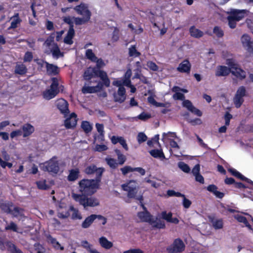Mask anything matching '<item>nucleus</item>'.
Here are the masks:
<instances>
[{
  "mask_svg": "<svg viewBox=\"0 0 253 253\" xmlns=\"http://www.w3.org/2000/svg\"><path fill=\"white\" fill-rule=\"evenodd\" d=\"M69 207H68L66 204L64 203H60L58 207L57 208V216L59 217V213L62 212H65L66 209H69Z\"/></svg>",
  "mask_w": 253,
  "mask_h": 253,
  "instance_id": "864d4df0",
  "label": "nucleus"
},
{
  "mask_svg": "<svg viewBox=\"0 0 253 253\" xmlns=\"http://www.w3.org/2000/svg\"><path fill=\"white\" fill-rule=\"evenodd\" d=\"M167 195L169 197L175 196L177 197H184V195L178 192H175L173 190H169L167 191Z\"/></svg>",
  "mask_w": 253,
  "mask_h": 253,
  "instance_id": "13d9d810",
  "label": "nucleus"
},
{
  "mask_svg": "<svg viewBox=\"0 0 253 253\" xmlns=\"http://www.w3.org/2000/svg\"><path fill=\"white\" fill-rule=\"evenodd\" d=\"M47 73L48 75L56 76L60 72L59 68L56 65L53 64H50L47 62H45Z\"/></svg>",
  "mask_w": 253,
  "mask_h": 253,
  "instance_id": "4be33fe9",
  "label": "nucleus"
},
{
  "mask_svg": "<svg viewBox=\"0 0 253 253\" xmlns=\"http://www.w3.org/2000/svg\"><path fill=\"white\" fill-rule=\"evenodd\" d=\"M213 33L218 37L221 38L224 35L223 30L218 26H215L213 30Z\"/></svg>",
  "mask_w": 253,
  "mask_h": 253,
  "instance_id": "3c124183",
  "label": "nucleus"
},
{
  "mask_svg": "<svg viewBox=\"0 0 253 253\" xmlns=\"http://www.w3.org/2000/svg\"><path fill=\"white\" fill-rule=\"evenodd\" d=\"M94 62H96V67L95 68L98 70H100V68L104 66L105 65L104 62L101 58L98 59L97 57Z\"/></svg>",
  "mask_w": 253,
  "mask_h": 253,
  "instance_id": "774afa93",
  "label": "nucleus"
},
{
  "mask_svg": "<svg viewBox=\"0 0 253 253\" xmlns=\"http://www.w3.org/2000/svg\"><path fill=\"white\" fill-rule=\"evenodd\" d=\"M99 242L101 247L105 249H110L113 246V243L108 241L105 237H100L99 239Z\"/></svg>",
  "mask_w": 253,
  "mask_h": 253,
  "instance_id": "c756f323",
  "label": "nucleus"
},
{
  "mask_svg": "<svg viewBox=\"0 0 253 253\" xmlns=\"http://www.w3.org/2000/svg\"><path fill=\"white\" fill-rule=\"evenodd\" d=\"M21 129L23 137L29 136L35 131L34 127L29 123L24 124L21 127Z\"/></svg>",
  "mask_w": 253,
  "mask_h": 253,
  "instance_id": "6ab92c4d",
  "label": "nucleus"
},
{
  "mask_svg": "<svg viewBox=\"0 0 253 253\" xmlns=\"http://www.w3.org/2000/svg\"><path fill=\"white\" fill-rule=\"evenodd\" d=\"M236 94L243 98L246 95V90L245 87L244 86H240L238 88Z\"/></svg>",
  "mask_w": 253,
  "mask_h": 253,
  "instance_id": "6e6d98bb",
  "label": "nucleus"
},
{
  "mask_svg": "<svg viewBox=\"0 0 253 253\" xmlns=\"http://www.w3.org/2000/svg\"><path fill=\"white\" fill-rule=\"evenodd\" d=\"M105 161L110 168L113 169L117 168L119 165L118 162H117V160L114 158H106Z\"/></svg>",
  "mask_w": 253,
  "mask_h": 253,
  "instance_id": "4c0bfd02",
  "label": "nucleus"
},
{
  "mask_svg": "<svg viewBox=\"0 0 253 253\" xmlns=\"http://www.w3.org/2000/svg\"><path fill=\"white\" fill-rule=\"evenodd\" d=\"M97 77H99L101 80V82H97V85L100 86V90L102 89L104 86L106 87L110 86V81L107 76L106 72L103 70H99V72H98Z\"/></svg>",
  "mask_w": 253,
  "mask_h": 253,
  "instance_id": "ddd939ff",
  "label": "nucleus"
},
{
  "mask_svg": "<svg viewBox=\"0 0 253 253\" xmlns=\"http://www.w3.org/2000/svg\"><path fill=\"white\" fill-rule=\"evenodd\" d=\"M71 211H73L72 214V218L73 219H81L82 218V216L79 213L78 210L75 209L72 205L70 206L69 209L66 208V211L65 212L59 213V218L62 219H65L68 218L70 215V212Z\"/></svg>",
  "mask_w": 253,
  "mask_h": 253,
  "instance_id": "6e6552de",
  "label": "nucleus"
},
{
  "mask_svg": "<svg viewBox=\"0 0 253 253\" xmlns=\"http://www.w3.org/2000/svg\"><path fill=\"white\" fill-rule=\"evenodd\" d=\"M73 18L74 19V23L76 25H82L86 24L90 20L89 18L84 17H83V18H81V17H73Z\"/></svg>",
  "mask_w": 253,
  "mask_h": 253,
  "instance_id": "ea45409f",
  "label": "nucleus"
},
{
  "mask_svg": "<svg viewBox=\"0 0 253 253\" xmlns=\"http://www.w3.org/2000/svg\"><path fill=\"white\" fill-rule=\"evenodd\" d=\"M147 139V136L143 132H139L137 137V140L139 144H141Z\"/></svg>",
  "mask_w": 253,
  "mask_h": 253,
  "instance_id": "5fc2aeb1",
  "label": "nucleus"
},
{
  "mask_svg": "<svg viewBox=\"0 0 253 253\" xmlns=\"http://www.w3.org/2000/svg\"><path fill=\"white\" fill-rule=\"evenodd\" d=\"M137 200H139L141 203V206L143 208L144 211L138 212L137 216L142 222H148L150 225H152L153 227L158 229H164L166 228V224L164 221L161 219L154 220L153 218V216L151 214L147 211L146 208L144 206L142 203L143 200V196L141 195L139 198H137Z\"/></svg>",
  "mask_w": 253,
  "mask_h": 253,
  "instance_id": "f257e3e1",
  "label": "nucleus"
},
{
  "mask_svg": "<svg viewBox=\"0 0 253 253\" xmlns=\"http://www.w3.org/2000/svg\"><path fill=\"white\" fill-rule=\"evenodd\" d=\"M81 127L85 133L90 132L92 129V126L89 122L86 121H83L81 124Z\"/></svg>",
  "mask_w": 253,
  "mask_h": 253,
  "instance_id": "58836bf2",
  "label": "nucleus"
},
{
  "mask_svg": "<svg viewBox=\"0 0 253 253\" xmlns=\"http://www.w3.org/2000/svg\"><path fill=\"white\" fill-rule=\"evenodd\" d=\"M51 81H52V83L50 86V88L52 89H55L56 91L59 92V89H58L59 83H58V79L55 77H53L51 79Z\"/></svg>",
  "mask_w": 253,
  "mask_h": 253,
  "instance_id": "09e8293b",
  "label": "nucleus"
},
{
  "mask_svg": "<svg viewBox=\"0 0 253 253\" xmlns=\"http://www.w3.org/2000/svg\"><path fill=\"white\" fill-rule=\"evenodd\" d=\"M56 157H52L49 161L43 164L42 169L45 171L53 174H56L59 170V166Z\"/></svg>",
  "mask_w": 253,
  "mask_h": 253,
  "instance_id": "423d86ee",
  "label": "nucleus"
},
{
  "mask_svg": "<svg viewBox=\"0 0 253 253\" xmlns=\"http://www.w3.org/2000/svg\"><path fill=\"white\" fill-rule=\"evenodd\" d=\"M11 19L12 21L10 26L8 28V30L17 28L22 22V19L20 18L18 13H14V15L11 17Z\"/></svg>",
  "mask_w": 253,
  "mask_h": 253,
  "instance_id": "b1692460",
  "label": "nucleus"
},
{
  "mask_svg": "<svg viewBox=\"0 0 253 253\" xmlns=\"http://www.w3.org/2000/svg\"><path fill=\"white\" fill-rule=\"evenodd\" d=\"M191 65L189 61L185 59L179 64L177 70L180 73H189L191 70Z\"/></svg>",
  "mask_w": 253,
  "mask_h": 253,
  "instance_id": "412c9836",
  "label": "nucleus"
},
{
  "mask_svg": "<svg viewBox=\"0 0 253 253\" xmlns=\"http://www.w3.org/2000/svg\"><path fill=\"white\" fill-rule=\"evenodd\" d=\"M151 115L150 114L142 112L138 116L137 118L142 121H146L151 118Z\"/></svg>",
  "mask_w": 253,
  "mask_h": 253,
  "instance_id": "69168bd1",
  "label": "nucleus"
},
{
  "mask_svg": "<svg viewBox=\"0 0 253 253\" xmlns=\"http://www.w3.org/2000/svg\"><path fill=\"white\" fill-rule=\"evenodd\" d=\"M150 155L155 158H165V156L162 149H153L149 151Z\"/></svg>",
  "mask_w": 253,
  "mask_h": 253,
  "instance_id": "c9c22d12",
  "label": "nucleus"
},
{
  "mask_svg": "<svg viewBox=\"0 0 253 253\" xmlns=\"http://www.w3.org/2000/svg\"><path fill=\"white\" fill-rule=\"evenodd\" d=\"M231 73L241 80L244 79L246 76V72L238 67L233 70L231 71Z\"/></svg>",
  "mask_w": 253,
  "mask_h": 253,
  "instance_id": "cd10ccee",
  "label": "nucleus"
},
{
  "mask_svg": "<svg viewBox=\"0 0 253 253\" xmlns=\"http://www.w3.org/2000/svg\"><path fill=\"white\" fill-rule=\"evenodd\" d=\"M51 52H52V55L57 58L63 55L57 43H53V44H52V48L51 49Z\"/></svg>",
  "mask_w": 253,
  "mask_h": 253,
  "instance_id": "e433bc0d",
  "label": "nucleus"
},
{
  "mask_svg": "<svg viewBox=\"0 0 253 253\" xmlns=\"http://www.w3.org/2000/svg\"><path fill=\"white\" fill-rule=\"evenodd\" d=\"M99 70L96 68H88L84 71V79L88 83V85L91 83L97 82L96 80H94V78L97 77Z\"/></svg>",
  "mask_w": 253,
  "mask_h": 253,
  "instance_id": "1a4fd4ad",
  "label": "nucleus"
},
{
  "mask_svg": "<svg viewBox=\"0 0 253 253\" xmlns=\"http://www.w3.org/2000/svg\"><path fill=\"white\" fill-rule=\"evenodd\" d=\"M137 187V181L135 180H130L127 182L122 185L123 189L127 192V197L129 198H134L136 199L138 198V197H136L138 191Z\"/></svg>",
  "mask_w": 253,
  "mask_h": 253,
  "instance_id": "39448f33",
  "label": "nucleus"
},
{
  "mask_svg": "<svg viewBox=\"0 0 253 253\" xmlns=\"http://www.w3.org/2000/svg\"><path fill=\"white\" fill-rule=\"evenodd\" d=\"M147 66L153 71H157L159 69L158 65L154 62L149 61L147 63Z\"/></svg>",
  "mask_w": 253,
  "mask_h": 253,
  "instance_id": "680f3d73",
  "label": "nucleus"
},
{
  "mask_svg": "<svg viewBox=\"0 0 253 253\" xmlns=\"http://www.w3.org/2000/svg\"><path fill=\"white\" fill-rule=\"evenodd\" d=\"M85 56L87 59L90 60L92 62H95V60L97 59V57L91 49H88L86 50Z\"/></svg>",
  "mask_w": 253,
  "mask_h": 253,
  "instance_id": "37998d69",
  "label": "nucleus"
},
{
  "mask_svg": "<svg viewBox=\"0 0 253 253\" xmlns=\"http://www.w3.org/2000/svg\"><path fill=\"white\" fill-rule=\"evenodd\" d=\"M80 175V171L78 168L72 169L69 170L67 180L70 182H74L77 180Z\"/></svg>",
  "mask_w": 253,
  "mask_h": 253,
  "instance_id": "5701e85b",
  "label": "nucleus"
},
{
  "mask_svg": "<svg viewBox=\"0 0 253 253\" xmlns=\"http://www.w3.org/2000/svg\"><path fill=\"white\" fill-rule=\"evenodd\" d=\"M227 19L228 21V25L230 28L231 29H234L236 26V22L238 21L237 20H235L234 18H233L232 16H231L230 15L228 16Z\"/></svg>",
  "mask_w": 253,
  "mask_h": 253,
  "instance_id": "bf43d9fd",
  "label": "nucleus"
},
{
  "mask_svg": "<svg viewBox=\"0 0 253 253\" xmlns=\"http://www.w3.org/2000/svg\"><path fill=\"white\" fill-rule=\"evenodd\" d=\"M101 173L99 174L100 176ZM100 176L97 179H83L79 182V190L82 193L81 195L91 196L98 189L101 181L99 180Z\"/></svg>",
  "mask_w": 253,
  "mask_h": 253,
  "instance_id": "f03ea898",
  "label": "nucleus"
},
{
  "mask_svg": "<svg viewBox=\"0 0 253 253\" xmlns=\"http://www.w3.org/2000/svg\"><path fill=\"white\" fill-rule=\"evenodd\" d=\"M75 35V31L74 29H69L67 34L64 39L65 43L71 45L73 43V39Z\"/></svg>",
  "mask_w": 253,
  "mask_h": 253,
  "instance_id": "a878e982",
  "label": "nucleus"
},
{
  "mask_svg": "<svg viewBox=\"0 0 253 253\" xmlns=\"http://www.w3.org/2000/svg\"><path fill=\"white\" fill-rule=\"evenodd\" d=\"M73 9L78 14L90 19L91 12L88 9V6L86 3L82 2L75 6Z\"/></svg>",
  "mask_w": 253,
  "mask_h": 253,
  "instance_id": "f8f14e48",
  "label": "nucleus"
},
{
  "mask_svg": "<svg viewBox=\"0 0 253 253\" xmlns=\"http://www.w3.org/2000/svg\"><path fill=\"white\" fill-rule=\"evenodd\" d=\"M104 171V168L102 167L97 168V167L93 164L87 166L84 169V172L88 175L93 174L95 173L96 177L94 179H97V177L99 176L100 173H101V175L99 177V180L100 181H101L102 174Z\"/></svg>",
  "mask_w": 253,
  "mask_h": 253,
  "instance_id": "9b49d317",
  "label": "nucleus"
},
{
  "mask_svg": "<svg viewBox=\"0 0 253 253\" xmlns=\"http://www.w3.org/2000/svg\"><path fill=\"white\" fill-rule=\"evenodd\" d=\"M126 90L124 87H119L117 92L114 94V100L119 103H123L126 99Z\"/></svg>",
  "mask_w": 253,
  "mask_h": 253,
  "instance_id": "f3484780",
  "label": "nucleus"
},
{
  "mask_svg": "<svg viewBox=\"0 0 253 253\" xmlns=\"http://www.w3.org/2000/svg\"><path fill=\"white\" fill-rule=\"evenodd\" d=\"M128 54L130 57H139L141 53L137 50L135 45H131L128 49Z\"/></svg>",
  "mask_w": 253,
  "mask_h": 253,
  "instance_id": "a19ab883",
  "label": "nucleus"
},
{
  "mask_svg": "<svg viewBox=\"0 0 253 253\" xmlns=\"http://www.w3.org/2000/svg\"><path fill=\"white\" fill-rule=\"evenodd\" d=\"M209 218L215 229H220L223 228V222L222 219H216L214 217L211 216H210Z\"/></svg>",
  "mask_w": 253,
  "mask_h": 253,
  "instance_id": "bb28decb",
  "label": "nucleus"
},
{
  "mask_svg": "<svg viewBox=\"0 0 253 253\" xmlns=\"http://www.w3.org/2000/svg\"><path fill=\"white\" fill-rule=\"evenodd\" d=\"M244 101L243 97L239 96L235 94L233 98V102L237 108H240Z\"/></svg>",
  "mask_w": 253,
  "mask_h": 253,
  "instance_id": "79ce46f5",
  "label": "nucleus"
},
{
  "mask_svg": "<svg viewBox=\"0 0 253 253\" xmlns=\"http://www.w3.org/2000/svg\"><path fill=\"white\" fill-rule=\"evenodd\" d=\"M161 215L162 218L167 220L169 222L172 216V214L171 212H169L167 213L166 211H162Z\"/></svg>",
  "mask_w": 253,
  "mask_h": 253,
  "instance_id": "0e129e2a",
  "label": "nucleus"
},
{
  "mask_svg": "<svg viewBox=\"0 0 253 253\" xmlns=\"http://www.w3.org/2000/svg\"><path fill=\"white\" fill-rule=\"evenodd\" d=\"M100 91L99 85L89 86L88 83H85V85L82 87V91L84 94L96 93Z\"/></svg>",
  "mask_w": 253,
  "mask_h": 253,
  "instance_id": "aec40b11",
  "label": "nucleus"
},
{
  "mask_svg": "<svg viewBox=\"0 0 253 253\" xmlns=\"http://www.w3.org/2000/svg\"><path fill=\"white\" fill-rule=\"evenodd\" d=\"M120 170L122 174L124 175H126L129 172H133V168H132L130 166H126L124 167L121 168Z\"/></svg>",
  "mask_w": 253,
  "mask_h": 253,
  "instance_id": "4d7b16f0",
  "label": "nucleus"
},
{
  "mask_svg": "<svg viewBox=\"0 0 253 253\" xmlns=\"http://www.w3.org/2000/svg\"><path fill=\"white\" fill-rule=\"evenodd\" d=\"M46 238L47 241L51 244L54 248H58L59 247H60V244L56 240L55 238L52 237V236L50 235H48L46 237Z\"/></svg>",
  "mask_w": 253,
  "mask_h": 253,
  "instance_id": "49530a36",
  "label": "nucleus"
},
{
  "mask_svg": "<svg viewBox=\"0 0 253 253\" xmlns=\"http://www.w3.org/2000/svg\"><path fill=\"white\" fill-rule=\"evenodd\" d=\"M241 40L244 48L253 55V40H252L250 37L246 34L242 36Z\"/></svg>",
  "mask_w": 253,
  "mask_h": 253,
  "instance_id": "4468645a",
  "label": "nucleus"
},
{
  "mask_svg": "<svg viewBox=\"0 0 253 253\" xmlns=\"http://www.w3.org/2000/svg\"><path fill=\"white\" fill-rule=\"evenodd\" d=\"M234 218L239 222L244 224L248 223L247 218L243 215L237 214L234 216Z\"/></svg>",
  "mask_w": 253,
  "mask_h": 253,
  "instance_id": "338daca9",
  "label": "nucleus"
},
{
  "mask_svg": "<svg viewBox=\"0 0 253 253\" xmlns=\"http://www.w3.org/2000/svg\"><path fill=\"white\" fill-rule=\"evenodd\" d=\"M230 73H231V71L228 67L220 65L217 67L215 75L216 77L226 76Z\"/></svg>",
  "mask_w": 253,
  "mask_h": 253,
  "instance_id": "393cba45",
  "label": "nucleus"
},
{
  "mask_svg": "<svg viewBox=\"0 0 253 253\" xmlns=\"http://www.w3.org/2000/svg\"><path fill=\"white\" fill-rule=\"evenodd\" d=\"M114 151L117 156L119 164L120 165H123L126 160V156L122 154V152L119 149H116Z\"/></svg>",
  "mask_w": 253,
  "mask_h": 253,
  "instance_id": "f704fd0d",
  "label": "nucleus"
},
{
  "mask_svg": "<svg viewBox=\"0 0 253 253\" xmlns=\"http://www.w3.org/2000/svg\"><path fill=\"white\" fill-rule=\"evenodd\" d=\"M98 218L99 220H102V225H105L107 222V219L101 215L91 214L90 216L87 217L82 224V226L84 228H87L89 227L93 223L94 220Z\"/></svg>",
  "mask_w": 253,
  "mask_h": 253,
  "instance_id": "9d476101",
  "label": "nucleus"
},
{
  "mask_svg": "<svg viewBox=\"0 0 253 253\" xmlns=\"http://www.w3.org/2000/svg\"><path fill=\"white\" fill-rule=\"evenodd\" d=\"M174 100H183L182 105L183 107L186 108L189 111L197 115L198 117L202 116V112L198 109L196 108L189 100H184L185 96L181 92H176L173 96Z\"/></svg>",
  "mask_w": 253,
  "mask_h": 253,
  "instance_id": "20e7f679",
  "label": "nucleus"
},
{
  "mask_svg": "<svg viewBox=\"0 0 253 253\" xmlns=\"http://www.w3.org/2000/svg\"><path fill=\"white\" fill-rule=\"evenodd\" d=\"M14 72L16 74L24 75L27 72L26 66L23 64H17L15 66Z\"/></svg>",
  "mask_w": 253,
  "mask_h": 253,
  "instance_id": "473e14b6",
  "label": "nucleus"
},
{
  "mask_svg": "<svg viewBox=\"0 0 253 253\" xmlns=\"http://www.w3.org/2000/svg\"><path fill=\"white\" fill-rule=\"evenodd\" d=\"M38 189L40 190H47L49 188V186L46 183V180H39L36 182Z\"/></svg>",
  "mask_w": 253,
  "mask_h": 253,
  "instance_id": "c03bdc74",
  "label": "nucleus"
},
{
  "mask_svg": "<svg viewBox=\"0 0 253 253\" xmlns=\"http://www.w3.org/2000/svg\"><path fill=\"white\" fill-rule=\"evenodd\" d=\"M73 18H71L70 16H65L63 17V21L69 26V29H74V22L72 21Z\"/></svg>",
  "mask_w": 253,
  "mask_h": 253,
  "instance_id": "8fccbe9b",
  "label": "nucleus"
},
{
  "mask_svg": "<svg viewBox=\"0 0 253 253\" xmlns=\"http://www.w3.org/2000/svg\"><path fill=\"white\" fill-rule=\"evenodd\" d=\"M227 64L229 66L230 71L233 70L238 67V65L233 59H229L227 60Z\"/></svg>",
  "mask_w": 253,
  "mask_h": 253,
  "instance_id": "052dcab7",
  "label": "nucleus"
},
{
  "mask_svg": "<svg viewBox=\"0 0 253 253\" xmlns=\"http://www.w3.org/2000/svg\"><path fill=\"white\" fill-rule=\"evenodd\" d=\"M97 131L99 132V135L97 136L96 139H98L100 141L104 140V126L102 124L96 123L95 125Z\"/></svg>",
  "mask_w": 253,
  "mask_h": 253,
  "instance_id": "2f4dec72",
  "label": "nucleus"
},
{
  "mask_svg": "<svg viewBox=\"0 0 253 253\" xmlns=\"http://www.w3.org/2000/svg\"><path fill=\"white\" fill-rule=\"evenodd\" d=\"M55 38V33H51L46 39L45 41L44 42V45L46 47H49L52 45V43L53 44L54 40Z\"/></svg>",
  "mask_w": 253,
  "mask_h": 253,
  "instance_id": "a18cd8bd",
  "label": "nucleus"
},
{
  "mask_svg": "<svg viewBox=\"0 0 253 253\" xmlns=\"http://www.w3.org/2000/svg\"><path fill=\"white\" fill-rule=\"evenodd\" d=\"M178 168L185 173H189L190 171L189 166L183 162H179L178 163Z\"/></svg>",
  "mask_w": 253,
  "mask_h": 253,
  "instance_id": "de8ad7c7",
  "label": "nucleus"
},
{
  "mask_svg": "<svg viewBox=\"0 0 253 253\" xmlns=\"http://www.w3.org/2000/svg\"><path fill=\"white\" fill-rule=\"evenodd\" d=\"M189 32L192 37L199 38L203 36V32L201 30L196 29L194 26H192L190 29Z\"/></svg>",
  "mask_w": 253,
  "mask_h": 253,
  "instance_id": "72a5a7b5",
  "label": "nucleus"
},
{
  "mask_svg": "<svg viewBox=\"0 0 253 253\" xmlns=\"http://www.w3.org/2000/svg\"><path fill=\"white\" fill-rule=\"evenodd\" d=\"M185 245L180 238L174 240L173 243L167 247L166 251L168 253H180L184 251Z\"/></svg>",
  "mask_w": 253,
  "mask_h": 253,
  "instance_id": "0eeeda50",
  "label": "nucleus"
},
{
  "mask_svg": "<svg viewBox=\"0 0 253 253\" xmlns=\"http://www.w3.org/2000/svg\"><path fill=\"white\" fill-rule=\"evenodd\" d=\"M5 245L7 250L11 253H23L22 252L10 241H7L5 243Z\"/></svg>",
  "mask_w": 253,
  "mask_h": 253,
  "instance_id": "7c9ffc66",
  "label": "nucleus"
},
{
  "mask_svg": "<svg viewBox=\"0 0 253 253\" xmlns=\"http://www.w3.org/2000/svg\"><path fill=\"white\" fill-rule=\"evenodd\" d=\"M59 92L55 90V89H47L43 92V96L44 98L50 100L54 98Z\"/></svg>",
  "mask_w": 253,
  "mask_h": 253,
  "instance_id": "c85d7f7f",
  "label": "nucleus"
},
{
  "mask_svg": "<svg viewBox=\"0 0 253 253\" xmlns=\"http://www.w3.org/2000/svg\"><path fill=\"white\" fill-rule=\"evenodd\" d=\"M33 58V53L31 51H27L24 56V61L25 62H31Z\"/></svg>",
  "mask_w": 253,
  "mask_h": 253,
  "instance_id": "e2e57ef3",
  "label": "nucleus"
},
{
  "mask_svg": "<svg viewBox=\"0 0 253 253\" xmlns=\"http://www.w3.org/2000/svg\"><path fill=\"white\" fill-rule=\"evenodd\" d=\"M248 11L246 9H233L230 12L229 15L235 20L239 21L245 17Z\"/></svg>",
  "mask_w": 253,
  "mask_h": 253,
  "instance_id": "a211bd4d",
  "label": "nucleus"
},
{
  "mask_svg": "<svg viewBox=\"0 0 253 253\" xmlns=\"http://www.w3.org/2000/svg\"><path fill=\"white\" fill-rule=\"evenodd\" d=\"M56 106L60 113L65 116H67L69 113V104L66 100L63 98L57 100Z\"/></svg>",
  "mask_w": 253,
  "mask_h": 253,
  "instance_id": "2eb2a0df",
  "label": "nucleus"
},
{
  "mask_svg": "<svg viewBox=\"0 0 253 253\" xmlns=\"http://www.w3.org/2000/svg\"><path fill=\"white\" fill-rule=\"evenodd\" d=\"M88 195L74 194L73 197L74 200L78 202L84 208L87 207H94L99 205L98 199L94 197H88Z\"/></svg>",
  "mask_w": 253,
  "mask_h": 253,
  "instance_id": "7ed1b4c3",
  "label": "nucleus"
},
{
  "mask_svg": "<svg viewBox=\"0 0 253 253\" xmlns=\"http://www.w3.org/2000/svg\"><path fill=\"white\" fill-rule=\"evenodd\" d=\"M228 171L231 174L234 176L235 177L238 178V179L241 180L243 175H242L240 172L238 171L237 170L233 168H230L228 169Z\"/></svg>",
  "mask_w": 253,
  "mask_h": 253,
  "instance_id": "603ef678",
  "label": "nucleus"
},
{
  "mask_svg": "<svg viewBox=\"0 0 253 253\" xmlns=\"http://www.w3.org/2000/svg\"><path fill=\"white\" fill-rule=\"evenodd\" d=\"M77 115L75 113H72L70 117L64 121V126L67 129L74 128L77 124Z\"/></svg>",
  "mask_w": 253,
  "mask_h": 253,
  "instance_id": "dca6fc26",
  "label": "nucleus"
}]
</instances>
